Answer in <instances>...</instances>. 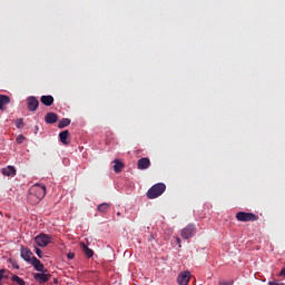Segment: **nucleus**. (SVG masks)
Segmentation results:
<instances>
[{"label": "nucleus", "instance_id": "obj_1", "mask_svg": "<svg viewBox=\"0 0 285 285\" xmlns=\"http://www.w3.org/2000/svg\"><path fill=\"white\" fill-rule=\"evenodd\" d=\"M43 197H46L45 185L36 184L30 188L28 200L31 202V204H39Z\"/></svg>", "mask_w": 285, "mask_h": 285}, {"label": "nucleus", "instance_id": "obj_2", "mask_svg": "<svg viewBox=\"0 0 285 285\" xmlns=\"http://www.w3.org/2000/svg\"><path fill=\"white\" fill-rule=\"evenodd\" d=\"M166 193V184L158 183L154 185L148 191H147V198L148 199H157V197H161Z\"/></svg>", "mask_w": 285, "mask_h": 285}, {"label": "nucleus", "instance_id": "obj_3", "mask_svg": "<svg viewBox=\"0 0 285 285\" xmlns=\"http://www.w3.org/2000/svg\"><path fill=\"white\" fill-rule=\"evenodd\" d=\"M237 222H257L259 219V216L255 215L254 213L248 212H238L236 214Z\"/></svg>", "mask_w": 285, "mask_h": 285}, {"label": "nucleus", "instance_id": "obj_4", "mask_svg": "<svg viewBox=\"0 0 285 285\" xmlns=\"http://www.w3.org/2000/svg\"><path fill=\"white\" fill-rule=\"evenodd\" d=\"M195 233H197V226H195V224H189L181 229L180 237L183 239H193Z\"/></svg>", "mask_w": 285, "mask_h": 285}, {"label": "nucleus", "instance_id": "obj_5", "mask_svg": "<svg viewBox=\"0 0 285 285\" xmlns=\"http://www.w3.org/2000/svg\"><path fill=\"white\" fill-rule=\"evenodd\" d=\"M35 242L37 246H40V248H46L48 244L52 242V236L47 234H40L35 237Z\"/></svg>", "mask_w": 285, "mask_h": 285}, {"label": "nucleus", "instance_id": "obj_6", "mask_svg": "<svg viewBox=\"0 0 285 285\" xmlns=\"http://www.w3.org/2000/svg\"><path fill=\"white\" fill-rule=\"evenodd\" d=\"M190 277H193V275L189 271L180 272L177 276V284L187 285L190 282Z\"/></svg>", "mask_w": 285, "mask_h": 285}, {"label": "nucleus", "instance_id": "obj_7", "mask_svg": "<svg viewBox=\"0 0 285 285\" xmlns=\"http://www.w3.org/2000/svg\"><path fill=\"white\" fill-rule=\"evenodd\" d=\"M27 108L30 112L37 111V108H39V99L35 96H30L27 98Z\"/></svg>", "mask_w": 285, "mask_h": 285}, {"label": "nucleus", "instance_id": "obj_8", "mask_svg": "<svg viewBox=\"0 0 285 285\" xmlns=\"http://www.w3.org/2000/svg\"><path fill=\"white\" fill-rule=\"evenodd\" d=\"M21 257L24 259V262H29V264L35 259V254L28 248V247H22L21 248Z\"/></svg>", "mask_w": 285, "mask_h": 285}, {"label": "nucleus", "instance_id": "obj_9", "mask_svg": "<svg viewBox=\"0 0 285 285\" xmlns=\"http://www.w3.org/2000/svg\"><path fill=\"white\" fill-rule=\"evenodd\" d=\"M1 173H2L3 177H16L17 168H14V166L9 165V166L2 168Z\"/></svg>", "mask_w": 285, "mask_h": 285}, {"label": "nucleus", "instance_id": "obj_10", "mask_svg": "<svg viewBox=\"0 0 285 285\" xmlns=\"http://www.w3.org/2000/svg\"><path fill=\"white\" fill-rule=\"evenodd\" d=\"M51 277H52V275L46 274L43 272L42 273H37L33 276L36 282H39L40 284H46V282H48Z\"/></svg>", "mask_w": 285, "mask_h": 285}, {"label": "nucleus", "instance_id": "obj_11", "mask_svg": "<svg viewBox=\"0 0 285 285\" xmlns=\"http://www.w3.org/2000/svg\"><path fill=\"white\" fill-rule=\"evenodd\" d=\"M138 170H148L150 168V158H140L137 163Z\"/></svg>", "mask_w": 285, "mask_h": 285}, {"label": "nucleus", "instance_id": "obj_12", "mask_svg": "<svg viewBox=\"0 0 285 285\" xmlns=\"http://www.w3.org/2000/svg\"><path fill=\"white\" fill-rule=\"evenodd\" d=\"M36 271H38L39 273H48V269L43 267V264L41 263V261H39L37 257L32 258V262L30 263Z\"/></svg>", "mask_w": 285, "mask_h": 285}, {"label": "nucleus", "instance_id": "obj_13", "mask_svg": "<svg viewBox=\"0 0 285 285\" xmlns=\"http://www.w3.org/2000/svg\"><path fill=\"white\" fill-rule=\"evenodd\" d=\"M70 137V131L63 130L59 134V139L63 146H70V140L68 138Z\"/></svg>", "mask_w": 285, "mask_h": 285}, {"label": "nucleus", "instance_id": "obj_14", "mask_svg": "<svg viewBox=\"0 0 285 285\" xmlns=\"http://www.w3.org/2000/svg\"><path fill=\"white\" fill-rule=\"evenodd\" d=\"M45 121L46 124H57V121H59V116L55 112H48L45 116Z\"/></svg>", "mask_w": 285, "mask_h": 285}, {"label": "nucleus", "instance_id": "obj_15", "mask_svg": "<svg viewBox=\"0 0 285 285\" xmlns=\"http://www.w3.org/2000/svg\"><path fill=\"white\" fill-rule=\"evenodd\" d=\"M40 101L43 104V106H52V104H55V97L41 96Z\"/></svg>", "mask_w": 285, "mask_h": 285}, {"label": "nucleus", "instance_id": "obj_16", "mask_svg": "<svg viewBox=\"0 0 285 285\" xmlns=\"http://www.w3.org/2000/svg\"><path fill=\"white\" fill-rule=\"evenodd\" d=\"M8 104H10L9 96L0 95V110H6V106H8Z\"/></svg>", "mask_w": 285, "mask_h": 285}, {"label": "nucleus", "instance_id": "obj_17", "mask_svg": "<svg viewBox=\"0 0 285 285\" xmlns=\"http://www.w3.org/2000/svg\"><path fill=\"white\" fill-rule=\"evenodd\" d=\"M114 164H115L114 165V171L115 173L119 174L124 170L125 165H124V163H121V160L115 159Z\"/></svg>", "mask_w": 285, "mask_h": 285}, {"label": "nucleus", "instance_id": "obj_18", "mask_svg": "<svg viewBox=\"0 0 285 285\" xmlns=\"http://www.w3.org/2000/svg\"><path fill=\"white\" fill-rule=\"evenodd\" d=\"M97 210H98V213H101L102 215H106V213H108L110 210V204L102 203V204L98 205Z\"/></svg>", "mask_w": 285, "mask_h": 285}, {"label": "nucleus", "instance_id": "obj_19", "mask_svg": "<svg viewBox=\"0 0 285 285\" xmlns=\"http://www.w3.org/2000/svg\"><path fill=\"white\" fill-rule=\"evenodd\" d=\"M81 248H82V250H83L86 257H88V258L94 257L95 252H94L92 249H90V248L88 247V245H86V244L82 243V244H81Z\"/></svg>", "mask_w": 285, "mask_h": 285}, {"label": "nucleus", "instance_id": "obj_20", "mask_svg": "<svg viewBox=\"0 0 285 285\" xmlns=\"http://www.w3.org/2000/svg\"><path fill=\"white\" fill-rule=\"evenodd\" d=\"M71 120L69 118H62L59 124H58V128H68V126H70Z\"/></svg>", "mask_w": 285, "mask_h": 285}, {"label": "nucleus", "instance_id": "obj_21", "mask_svg": "<svg viewBox=\"0 0 285 285\" xmlns=\"http://www.w3.org/2000/svg\"><path fill=\"white\" fill-rule=\"evenodd\" d=\"M11 282H16L18 285H26V281H23L21 277L13 275L11 277Z\"/></svg>", "mask_w": 285, "mask_h": 285}, {"label": "nucleus", "instance_id": "obj_22", "mask_svg": "<svg viewBox=\"0 0 285 285\" xmlns=\"http://www.w3.org/2000/svg\"><path fill=\"white\" fill-rule=\"evenodd\" d=\"M233 284H235V281L233 279H229V281L222 279L218 282V285H233Z\"/></svg>", "mask_w": 285, "mask_h": 285}, {"label": "nucleus", "instance_id": "obj_23", "mask_svg": "<svg viewBox=\"0 0 285 285\" xmlns=\"http://www.w3.org/2000/svg\"><path fill=\"white\" fill-rule=\"evenodd\" d=\"M16 127L17 128H23V118H18L16 120Z\"/></svg>", "mask_w": 285, "mask_h": 285}, {"label": "nucleus", "instance_id": "obj_24", "mask_svg": "<svg viewBox=\"0 0 285 285\" xmlns=\"http://www.w3.org/2000/svg\"><path fill=\"white\" fill-rule=\"evenodd\" d=\"M35 253L36 255L41 259V257H43V252H41V248L39 247H36L35 248Z\"/></svg>", "mask_w": 285, "mask_h": 285}, {"label": "nucleus", "instance_id": "obj_25", "mask_svg": "<svg viewBox=\"0 0 285 285\" xmlns=\"http://www.w3.org/2000/svg\"><path fill=\"white\" fill-rule=\"evenodd\" d=\"M6 273H8V271L6 269L0 271V285H3L2 281H3V277H6Z\"/></svg>", "mask_w": 285, "mask_h": 285}, {"label": "nucleus", "instance_id": "obj_26", "mask_svg": "<svg viewBox=\"0 0 285 285\" xmlns=\"http://www.w3.org/2000/svg\"><path fill=\"white\" fill-rule=\"evenodd\" d=\"M24 140H26V137H23V135H19L17 137V144H23Z\"/></svg>", "mask_w": 285, "mask_h": 285}, {"label": "nucleus", "instance_id": "obj_27", "mask_svg": "<svg viewBox=\"0 0 285 285\" xmlns=\"http://www.w3.org/2000/svg\"><path fill=\"white\" fill-rule=\"evenodd\" d=\"M67 257H68V259H75V253L69 252V253L67 254Z\"/></svg>", "mask_w": 285, "mask_h": 285}, {"label": "nucleus", "instance_id": "obj_28", "mask_svg": "<svg viewBox=\"0 0 285 285\" xmlns=\"http://www.w3.org/2000/svg\"><path fill=\"white\" fill-rule=\"evenodd\" d=\"M268 285H284V283H278L277 281H271Z\"/></svg>", "mask_w": 285, "mask_h": 285}, {"label": "nucleus", "instance_id": "obj_29", "mask_svg": "<svg viewBox=\"0 0 285 285\" xmlns=\"http://www.w3.org/2000/svg\"><path fill=\"white\" fill-rule=\"evenodd\" d=\"M278 277H285V267L282 268V271L278 274Z\"/></svg>", "mask_w": 285, "mask_h": 285}, {"label": "nucleus", "instance_id": "obj_30", "mask_svg": "<svg viewBox=\"0 0 285 285\" xmlns=\"http://www.w3.org/2000/svg\"><path fill=\"white\" fill-rule=\"evenodd\" d=\"M176 244H178V246L181 247V238L176 237Z\"/></svg>", "mask_w": 285, "mask_h": 285}, {"label": "nucleus", "instance_id": "obj_31", "mask_svg": "<svg viewBox=\"0 0 285 285\" xmlns=\"http://www.w3.org/2000/svg\"><path fill=\"white\" fill-rule=\"evenodd\" d=\"M12 266H13V268H16V271H19V264L12 263Z\"/></svg>", "mask_w": 285, "mask_h": 285}, {"label": "nucleus", "instance_id": "obj_32", "mask_svg": "<svg viewBox=\"0 0 285 285\" xmlns=\"http://www.w3.org/2000/svg\"><path fill=\"white\" fill-rule=\"evenodd\" d=\"M117 217H121V212H118V213H117Z\"/></svg>", "mask_w": 285, "mask_h": 285}, {"label": "nucleus", "instance_id": "obj_33", "mask_svg": "<svg viewBox=\"0 0 285 285\" xmlns=\"http://www.w3.org/2000/svg\"><path fill=\"white\" fill-rule=\"evenodd\" d=\"M3 279H8V275L4 273Z\"/></svg>", "mask_w": 285, "mask_h": 285}, {"label": "nucleus", "instance_id": "obj_34", "mask_svg": "<svg viewBox=\"0 0 285 285\" xmlns=\"http://www.w3.org/2000/svg\"><path fill=\"white\" fill-rule=\"evenodd\" d=\"M53 283L57 284V278L53 279Z\"/></svg>", "mask_w": 285, "mask_h": 285}]
</instances>
